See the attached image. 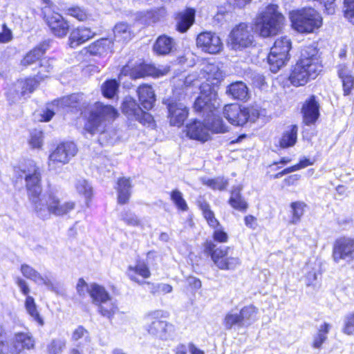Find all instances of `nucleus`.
<instances>
[{
  "label": "nucleus",
  "mask_w": 354,
  "mask_h": 354,
  "mask_svg": "<svg viewBox=\"0 0 354 354\" xmlns=\"http://www.w3.org/2000/svg\"><path fill=\"white\" fill-rule=\"evenodd\" d=\"M88 292L96 306L111 297L106 289L97 283H91L88 288Z\"/></svg>",
  "instance_id": "c756f323"
},
{
  "label": "nucleus",
  "mask_w": 354,
  "mask_h": 354,
  "mask_svg": "<svg viewBox=\"0 0 354 354\" xmlns=\"http://www.w3.org/2000/svg\"><path fill=\"white\" fill-rule=\"evenodd\" d=\"M66 15H70L79 21H84L87 19L86 12L78 6L68 7L64 9Z\"/></svg>",
  "instance_id": "3c124183"
},
{
  "label": "nucleus",
  "mask_w": 354,
  "mask_h": 354,
  "mask_svg": "<svg viewBox=\"0 0 354 354\" xmlns=\"http://www.w3.org/2000/svg\"><path fill=\"white\" fill-rule=\"evenodd\" d=\"M212 237L215 241L219 243H226L228 240L227 234L224 232L223 228L220 227L214 230Z\"/></svg>",
  "instance_id": "bf43d9fd"
},
{
  "label": "nucleus",
  "mask_w": 354,
  "mask_h": 354,
  "mask_svg": "<svg viewBox=\"0 0 354 354\" xmlns=\"http://www.w3.org/2000/svg\"><path fill=\"white\" fill-rule=\"evenodd\" d=\"M330 325L328 323L322 324L316 334L314 335L312 341V346L315 349H320L322 344L326 341Z\"/></svg>",
  "instance_id": "c9c22d12"
},
{
  "label": "nucleus",
  "mask_w": 354,
  "mask_h": 354,
  "mask_svg": "<svg viewBox=\"0 0 354 354\" xmlns=\"http://www.w3.org/2000/svg\"><path fill=\"white\" fill-rule=\"evenodd\" d=\"M241 187L237 186L231 192V196L229 200L230 205L239 211H244L248 207V204L241 195Z\"/></svg>",
  "instance_id": "4c0bfd02"
},
{
  "label": "nucleus",
  "mask_w": 354,
  "mask_h": 354,
  "mask_svg": "<svg viewBox=\"0 0 354 354\" xmlns=\"http://www.w3.org/2000/svg\"><path fill=\"white\" fill-rule=\"evenodd\" d=\"M201 208L203 211V216L206 219L207 222L209 221L211 218L215 217L214 212L209 209V205L207 203H202L201 205Z\"/></svg>",
  "instance_id": "69168bd1"
},
{
  "label": "nucleus",
  "mask_w": 354,
  "mask_h": 354,
  "mask_svg": "<svg viewBox=\"0 0 354 354\" xmlns=\"http://www.w3.org/2000/svg\"><path fill=\"white\" fill-rule=\"evenodd\" d=\"M113 34L114 39L118 42H127L133 37L130 27L125 23L117 24L114 27Z\"/></svg>",
  "instance_id": "473e14b6"
},
{
  "label": "nucleus",
  "mask_w": 354,
  "mask_h": 354,
  "mask_svg": "<svg viewBox=\"0 0 354 354\" xmlns=\"http://www.w3.org/2000/svg\"><path fill=\"white\" fill-rule=\"evenodd\" d=\"M67 340L64 337L52 339L46 345V354H62L66 348Z\"/></svg>",
  "instance_id": "e433bc0d"
},
{
  "label": "nucleus",
  "mask_w": 354,
  "mask_h": 354,
  "mask_svg": "<svg viewBox=\"0 0 354 354\" xmlns=\"http://www.w3.org/2000/svg\"><path fill=\"white\" fill-rule=\"evenodd\" d=\"M80 95L79 94H72L71 95L65 96L59 100L55 101L50 106H53L55 104L61 107H75L78 103Z\"/></svg>",
  "instance_id": "a18cd8bd"
},
{
  "label": "nucleus",
  "mask_w": 354,
  "mask_h": 354,
  "mask_svg": "<svg viewBox=\"0 0 354 354\" xmlns=\"http://www.w3.org/2000/svg\"><path fill=\"white\" fill-rule=\"evenodd\" d=\"M196 46L202 51L216 54L223 49V44L218 35L212 32H203L196 38Z\"/></svg>",
  "instance_id": "dca6fc26"
},
{
  "label": "nucleus",
  "mask_w": 354,
  "mask_h": 354,
  "mask_svg": "<svg viewBox=\"0 0 354 354\" xmlns=\"http://www.w3.org/2000/svg\"><path fill=\"white\" fill-rule=\"evenodd\" d=\"M342 331L348 335L354 334V313H350L345 317Z\"/></svg>",
  "instance_id": "4d7b16f0"
},
{
  "label": "nucleus",
  "mask_w": 354,
  "mask_h": 354,
  "mask_svg": "<svg viewBox=\"0 0 354 354\" xmlns=\"http://www.w3.org/2000/svg\"><path fill=\"white\" fill-rule=\"evenodd\" d=\"M12 39V31L7 28L6 24L3 25L2 31L0 32V43H7Z\"/></svg>",
  "instance_id": "0e129e2a"
},
{
  "label": "nucleus",
  "mask_w": 354,
  "mask_h": 354,
  "mask_svg": "<svg viewBox=\"0 0 354 354\" xmlns=\"http://www.w3.org/2000/svg\"><path fill=\"white\" fill-rule=\"evenodd\" d=\"M111 48V41L106 38L100 39L91 44L88 48V52L92 55H102Z\"/></svg>",
  "instance_id": "58836bf2"
},
{
  "label": "nucleus",
  "mask_w": 354,
  "mask_h": 354,
  "mask_svg": "<svg viewBox=\"0 0 354 354\" xmlns=\"http://www.w3.org/2000/svg\"><path fill=\"white\" fill-rule=\"evenodd\" d=\"M223 115L232 124L243 126L248 121L255 122L259 116V111L254 107L241 109L238 104H227L223 108Z\"/></svg>",
  "instance_id": "9d476101"
},
{
  "label": "nucleus",
  "mask_w": 354,
  "mask_h": 354,
  "mask_svg": "<svg viewBox=\"0 0 354 354\" xmlns=\"http://www.w3.org/2000/svg\"><path fill=\"white\" fill-rule=\"evenodd\" d=\"M122 111L128 116L134 118L141 123H150L152 121L151 115L143 111L137 104L136 100L131 97H125L122 104Z\"/></svg>",
  "instance_id": "6ab92c4d"
},
{
  "label": "nucleus",
  "mask_w": 354,
  "mask_h": 354,
  "mask_svg": "<svg viewBox=\"0 0 354 354\" xmlns=\"http://www.w3.org/2000/svg\"><path fill=\"white\" fill-rule=\"evenodd\" d=\"M285 17L274 4L268 5L257 17L256 25L261 36L268 37L278 34L284 24Z\"/></svg>",
  "instance_id": "39448f33"
},
{
  "label": "nucleus",
  "mask_w": 354,
  "mask_h": 354,
  "mask_svg": "<svg viewBox=\"0 0 354 354\" xmlns=\"http://www.w3.org/2000/svg\"><path fill=\"white\" fill-rule=\"evenodd\" d=\"M29 144L32 148L40 149L43 145V133L41 131L35 129L30 133Z\"/></svg>",
  "instance_id": "603ef678"
},
{
  "label": "nucleus",
  "mask_w": 354,
  "mask_h": 354,
  "mask_svg": "<svg viewBox=\"0 0 354 354\" xmlns=\"http://www.w3.org/2000/svg\"><path fill=\"white\" fill-rule=\"evenodd\" d=\"M26 187L30 198L34 205V201H40L41 188L40 186V174L38 169H35L32 174L26 176Z\"/></svg>",
  "instance_id": "5701e85b"
},
{
  "label": "nucleus",
  "mask_w": 354,
  "mask_h": 354,
  "mask_svg": "<svg viewBox=\"0 0 354 354\" xmlns=\"http://www.w3.org/2000/svg\"><path fill=\"white\" fill-rule=\"evenodd\" d=\"M291 47V41L287 37H281L275 41L268 56L272 72L277 73L290 59Z\"/></svg>",
  "instance_id": "1a4fd4ad"
},
{
  "label": "nucleus",
  "mask_w": 354,
  "mask_h": 354,
  "mask_svg": "<svg viewBox=\"0 0 354 354\" xmlns=\"http://www.w3.org/2000/svg\"><path fill=\"white\" fill-rule=\"evenodd\" d=\"M203 183L214 189L219 190L225 189L227 185V181L223 178L204 180Z\"/></svg>",
  "instance_id": "5fc2aeb1"
},
{
  "label": "nucleus",
  "mask_w": 354,
  "mask_h": 354,
  "mask_svg": "<svg viewBox=\"0 0 354 354\" xmlns=\"http://www.w3.org/2000/svg\"><path fill=\"white\" fill-rule=\"evenodd\" d=\"M77 152L76 145L73 142H65L57 145L49 155L48 167L56 170L60 166L67 164Z\"/></svg>",
  "instance_id": "f8f14e48"
},
{
  "label": "nucleus",
  "mask_w": 354,
  "mask_h": 354,
  "mask_svg": "<svg viewBox=\"0 0 354 354\" xmlns=\"http://www.w3.org/2000/svg\"><path fill=\"white\" fill-rule=\"evenodd\" d=\"M297 131L298 127L297 125L288 126L280 139V147L287 148L294 146L297 140Z\"/></svg>",
  "instance_id": "2f4dec72"
},
{
  "label": "nucleus",
  "mask_w": 354,
  "mask_h": 354,
  "mask_svg": "<svg viewBox=\"0 0 354 354\" xmlns=\"http://www.w3.org/2000/svg\"><path fill=\"white\" fill-rule=\"evenodd\" d=\"M82 114L86 120L84 131L91 136L100 133L99 140L101 142H104L107 126L118 115L117 110L113 106L100 102L88 106L86 109L82 111Z\"/></svg>",
  "instance_id": "7ed1b4c3"
},
{
  "label": "nucleus",
  "mask_w": 354,
  "mask_h": 354,
  "mask_svg": "<svg viewBox=\"0 0 354 354\" xmlns=\"http://www.w3.org/2000/svg\"><path fill=\"white\" fill-rule=\"evenodd\" d=\"M223 324L225 329L230 330L233 326H237L243 327L239 313H235L233 310L228 312L223 321Z\"/></svg>",
  "instance_id": "37998d69"
},
{
  "label": "nucleus",
  "mask_w": 354,
  "mask_h": 354,
  "mask_svg": "<svg viewBox=\"0 0 354 354\" xmlns=\"http://www.w3.org/2000/svg\"><path fill=\"white\" fill-rule=\"evenodd\" d=\"M76 189L80 194L84 195L86 198H89L92 195V187L84 179L77 180Z\"/></svg>",
  "instance_id": "864d4df0"
},
{
  "label": "nucleus",
  "mask_w": 354,
  "mask_h": 354,
  "mask_svg": "<svg viewBox=\"0 0 354 354\" xmlns=\"http://www.w3.org/2000/svg\"><path fill=\"white\" fill-rule=\"evenodd\" d=\"M333 257L335 262L342 259H354V239L342 237L337 239L333 246Z\"/></svg>",
  "instance_id": "f3484780"
},
{
  "label": "nucleus",
  "mask_w": 354,
  "mask_h": 354,
  "mask_svg": "<svg viewBox=\"0 0 354 354\" xmlns=\"http://www.w3.org/2000/svg\"><path fill=\"white\" fill-rule=\"evenodd\" d=\"M206 124L209 129V133H223L227 131V127L224 124L223 120L214 114L211 121H208Z\"/></svg>",
  "instance_id": "c03bdc74"
},
{
  "label": "nucleus",
  "mask_w": 354,
  "mask_h": 354,
  "mask_svg": "<svg viewBox=\"0 0 354 354\" xmlns=\"http://www.w3.org/2000/svg\"><path fill=\"white\" fill-rule=\"evenodd\" d=\"M293 28L301 33L313 32L322 25L321 15L313 8H302L290 12Z\"/></svg>",
  "instance_id": "0eeeda50"
},
{
  "label": "nucleus",
  "mask_w": 354,
  "mask_h": 354,
  "mask_svg": "<svg viewBox=\"0 0 354 354\" xmlns=\"http://www.w3.org/2000/svg\"><path fill=\"white\" fill-rule=\"evenodd\" d=\"M201 73L207 80L201 86L200 95L196 100L194 109L197 112L204 114L212 113L218 107L219 102L215 85L223 78V72L214 64H205L201 68Z\"/></svg>",
  "instance_id": "f257e3e1"
},
{
  "label": "nucleus",
  "mask_w": 354,
  "mask_h": 354,
  "mask_svg": "<svg viewBox=\"0 0 354 354\" xmlns=\"http://www.w3.org/2000/svg\"><path fill=\"white\" fill-rule=\"evenodd\" d=\"M175 46L174 40L167 35L160 36L154 46V51L159 55H167L171 52Z\"/></svg>",
  "instance_id": "c85d7f7f"
},
{
  "label": "nucleus",
  "mask_w": 354,
  "mask_h": 354,
  "mask_svg": "<svg viewBox=\"0 0 354 354\" xmlns=\"http://www.w3.org/2000/svg\"><path fill=\"white\" fill-rule=\"evenodd\" d=\"M322 69L318 49L313 45L307 46L301 50L300 58L293 66L289 80L295 86H304L315 80Z\"/></svg>",
  "instance_id": "f03ea898"
},
{
  "label": "nucleus",
  "mask_w": 354,
  "mask_h": 354,
  "mask_svg": "<svg viewBox=\"0 0 354 354\" xmlns=\"http://www.w3.org/2000/svg\"><path fill=\"white\" fill-rule=\"evenodd\" d=\"M131 188V184L129 178H122L118 181V202L119 204L124 205L128 203Z\"/></svg>",
  "instance_id": "cd10ccee"
},
{
  "label": "nucleus",
  "mask_w": 354,
  "mask_h": 354,
  "mask_svg": "<svg viewBox=\"0 0 354 354\" xmlns=\"http://www.w3.org/2000/svg\"><path fill=\"white\" fill-rule=\"evenodd\" d=\"M20 271L24 277L33 281L38 285L44 284L48 288H53V283L49 277L42 276L35 268L28 264H22L20 268Z\"/></svg>",
  "instance_id": "393cba45"
},
{
  "label": "nucleus",
  "mask_w": 354,
  "mask_h": 354,
  "mask_svg": "<svg viewBox=\"0 0 354 354\" xmlns=\"http://www.w3.org/2000/svg\"><path fill=\"white\" fill-rule=\"evenodd\" d=\"M156 290H151L152 294L157 292L169 293L172 291V287L167 283H159L156 284Z\"/></svg>",
  "instance_id": "338daca9"
},
{
  "label": "nucleus",
  "mask_w": 354,
  "mask_h": 354,
  "mask_svg": "<svg viewBox=\"0 0 354 354\" xmlns=\"http://www.w3.org/2000/svg\"><path fill=\"white\" fill-rule=\"evenodd\" d=\"M46 49L41 46H37L29 51L21 61L24 66H29L40 61V58L45 53Z\"/></svg>",
  "instance_id": "f704fd0d"
},
{
  "label": "nucleus",
  "mask_w": 354,
  "mask_h": 354,
  "mask_svg": "<svg viewBox=\"0 0 354 354\" xmlns=\"http://www.w3.org/2000/svg\"><path fill=\"white\" fill-rule=\"evenodd\" d=\"M258 309L253 305L244 306L239 312L241 320L243 326H248L255 321Z\"/></svg>",
  "instance_id": "ea45409f"
},
{
  "label": "nucleus",
  "mask_w": 354,
  "mask_h": 354,
  "mask_svg": "<svg viewBox=\"0 0 354 354\" xmlns=\"http://www.w3.org/2000/svg\"><path fill=\"white\" fill-rule=\"evenodd\" d=\"M135 274H138L144 278H148L150 276V271L145 264H138L134 268L130 267L128 272L130 279L137 281Z\"/></svg>",
  "instance_id": "de8ad7c7"
},
{
  "label": "nucleus",
  "mask_w": 354,
  "mask_h": 354,
  "mask_svg": "<svg viewBox=\"0 0 354 354\" xmlns=\"http://www.w3.org/2000/svg\"><path fill=\"white\" fill-rule=\"evenodd\" d=\"M171 199L177 208L181 211H187L188 206L185 200L183 197V194L178 189H175L171 193Z\"/></svg>",
  "instance_id": "8fccbe9b"
},
{
  "label": "nucleus",
  "mask_w": 354,
  "mask_h": 354,
  "mask_svg": "<svg viewBox=\"0 0 354 354\" xmlns=\"http://www.w3.org/2000/svg\"><path fill=\"white\" fill-rule=\"evenodd\" d=\"M227 93L234 99L245 100L248 98L249 93L247 86L242 82L231 84L227 90Z\"/></svg>",
  "instance_id": "7c9ffc66"
},
{
  "label": "nucleus",
  "mask_w": 354,
  "mask_h": 354,
  "mask_svg": "<svg viewBox=\"0 0 354 354\" xmlns=\"http://www.w3.org/2000/svg\"><path fill=\"white\" fill-rule=\"evenodd\" d=\"M95 33L88 28L80 26L73 28L69 35L68 42L71 48H76L93 37Z\"/></svg>",
  "instance_id": "b1692460"
},
{
  "label": "nucleus",
  "mask_w": 354,
  "mask_h": 354,
  "mask_svg": "<svg viewBox=\"0 0 354 354\" xmlns=\"http://www.w3.org/2000/svg\"><path fill=\"white\" fill-rule=\"evenodd\" d=\"M52 61L50 59L42 60L39 64V71H38L37 77L40 80L47 77L46 73H49L53 70Z\"/></svg>",
  "instance_id": "6e6d98bb"
},
{
  "label": "nucleus",
  "mask_w": 354,
  "mask_h": 354,
  "mask_svg": "<svg viewBox=\"0 0 354 354\" xmlns=\"http://www.w3.org/2000/svg\"><path fill=\"white\" fill-rule=\"evenodd\" d=\"M344 16L354 24V0H344Z\"/></svg>",
  "instance_id": "13d9d810"
},
{
  "label": "nucleus",
  "mask_w": 354,
  "mask_h": 354,
  "mask_svg": "<svg viewBox=\"0 0 354 354\" xmlns=\"http://www.w3.org/2000/svg\"><path fill=\"white\" fill-rule=\"evenodd\" d=\"M186 135L191 139L196 140L202 142L207 141L210 138V133L206 123L194 120L186 126Z\"/></svg>",
  "instance_id": "aec40b11"
},
{
  "label": "nucleus",
  "mask_w": 354,
  "mask_h": 354,
  "mask_svg": "<svg viewBox=\"0 0 354 354\" xmlns=\"http://www.w3.org/2000/svg\"><path fill=\"white\" fill-rule=\"evenodd\" d=\"M344 95H348L354 87V77L353 75L342 79Z\"/></svg>",
  "instance_id": "052dcab7"
},
{
  "label": "nucleus",
  "mask_w": 354,
  "mask_h": 354,
  "mask_svg": "<svg viewBox=\"0 0 354 354\" xmlns=\"http://www.w3.org/2000/svg\"><path fill=\"white\" fill-rule=\"evenodd\" d=\"M254 42L253 30L245 23H240L232 28L228 39L229 46L234 50L250 47Z\"/></svg>",
  "instance_id": "9b49d317"
},
{
  "label": "nucleus",
  "mask_w": 354,
  "mask_h": 354,
  "mask_svg": "<svg viewBox=\"0 0 354 354\" xmlns=\"http://www.w3.org/2000/svg\"><path fill=\"white\" fill-rule=\"evenodd\" d=\"M195 19V10L187 8L179 12L176 17V29L180 32H185L194 24Z\"/></svg>",
  "instance_id": "bb28decb"
},
{
  "label": "nucleus",
  "mask_w": 354,
  "mask_h": 354,
  "mask_svg": "<svg viewBox=\"0 0 354 354\" xmlns=\"http://www.w3.org/2000/svg\"><path fill=\"white\" fill-rule=\"evenodd\" d=\"M46 21L51 32L57 37H65L69 30V24L60 14L53 12L46 15Z\"/></svg>",
  "instance_id": "a211bd4d"
},
{
  "label": "nucleus",
  "mask_w": 354,
  "mask_h": 354,
  "mask_svg": "<svg viewBox=\"0 0 354 354\" xmlns=\"http://www.w3.org/2000/svg\"><path fill=\"white\" fill-rule=\"evenodd\" d=\"M73 201L62 202L53 192H49L41 196L40 201H34V210L42 219H48L50 215L64 216L75 209Z\"/></svg>",
  "instance_id": "20e7f679"
},
{
  "label": "nucleus",
  "mask_w": 354,
  "mask_h": 354,
  "mask_svg": "<svg viewBox=\"0 0 354 354\" xmlns=\"http://www.w3.org/2000/svg\"><path fill=\"white\" fill-rule=\"evenodd\" d=\"M37 86L38 81L35 78L19 80L9 88L7 92L8 100L15 103L32 93Z\"/></svg>",
  "instance_id": "2eb2a0df"
},
{
  "label": "nucleus",
  "mask_w": 354,
  "mask_h": 354,
  "mask_svg": "<svg viewBox=\"0 0 354 354\" xmlns=\"http://www.w3.org/2000/svg\"><path fill=\"white\" fill-rule=\"evenodd\" d=\"M88 335V332L83 326H79L73 331L71 339L72 341L76 342L84 337H87Z\"/></svg>",
  "instance_id": "680f3d73"
},
{
  "label": "nucleus",
  "mask_w": 354,
  "mask_h": 354,
  "mask_svg": "<svg viewBox=\"0 0 354 354\" xmlns=\"http://www.w3.org/2000/svg\"><path fill=\"white\" fill-rule=\"evenodd\" d=\"M119 84L115 80L105 82L102 86L103 95L106 98H112L115 95Z\"/></svg>",
  "instance_id": "49530a36"
},
{
  "label": "nucleus",
  "mask_w": 354,
  "mask_h": 354,
  "mask_svg": "<svg viewBox=\"0 0 354 354\" xmlns=\"http://www.w3.org/2000/svg\"><path fill=\"white\" fill-rule=\"evenodd\" d=\"M35 340L29 333H16L12 342L0 340V354H20L24 349L33 348Z\"/></svg>",
  "instance_id": "ddd939ff"
},
{
  "label": "nucleus",
  "mask_w": 354,
  "mask_h": 354,
  "mask_svg": "<svg viewBox=\"0 0 354 354\" xmlns=\"http://www.w3.org/2000/svg\"><path fill=\"white\" fill-rule=\"evenodd\" d=\"M169 68L168 66L156 67L151 64H140L133 68H130L129 65L123 67L121 75H129L132 79H138L146 76H152L153 77H160L168 73Z\"/></svg>",
  "instance_id": "4468645a"
},
{
  "label": "nucleus",
  "mask_w": 354,
  "mask_h": 354,
  "mask_svg": "<svg viewBox=\"0 0 354 354\" xmlns=\"http://www.w3.org/2000/svg\"><path fill=\"white\" fill-rule=\"evenodd\" d=\"M290 207L291 209L290 212L292 214L290 223L295 225L300 221L301 218L304 214L306 204L302 201H295L292 203Z\"/></svg>",
  "instance_id": "79ce46f5"
},
{
  "label": "nucleus",
  "mask_w": 354,
  "mask_h": 354,
  "mask_svg": "<svg viewBox=\"0 0 354 354\" xmlns=\"http://www.w3.org/2000/svg\"><path fill=\"white\" fill-rule=\"evenodd\" d=\"M97 306L98 313L109 319H111L118 311V306L111 297L102 303H99Z\"/></svg>",
  "instance_id": "72a5a7b5"
},
{
  "label": "nucleus",
  "mask_w": 354,
  "mask_h": 354,
  "mask_svg": "<svg viewBox=\"0 0 354 354\" xmlns=\"http://www.w3.org/2000/svg\"><path fill=\"white\" fill-rule=\"evenodd\" d=\"M139 101L143 108L147 111L151 109L156 101L154 91L148 84H142L137 90Z\"/></svg>",
  "instance_id": "a878e982"
},
{
  "label": "nucleus",
  "mask_w": 354,
  "mask_h": 354,
  "mask_svg": "<svg viewBox=\"0 0 354 354\" xmlns=\"http://www.w3.org/2000/svg\"><path fill=\"white\" fill-rule=\"evenodd\" d=\"M169 123L172 126H181L188 115L187 107L182 103L171 102L168 104Z\"/></svg>",
  "instance_id": "4be33fe9"
},
{
  "label": "nucleus",
  "mask_w": 354,
  "mask_h": 354,
  "mask_svg": "<svg viewBox=\"0 0 354 354\" xmlns=\"http://www.w3.org/2000/svg\"><path fill=\"white\" fill-rule=\"evenodd\" d=\"M338 75L341 79L346 77L351 76V71L349 70L348 66L345 64H342L338 66Z\"/></svg>",
  "instance_id": "774afa93"
},
{
  "label": "nucleus",
  "mask_w": 354,
  "mask_h": 354,
  "mask_svg": "<svg viewBox=\"0 0 354 354\" xmlns=\"http://www.w3.org/2000/svg\"><path fill=\"white\" fill-rule=\"evenodd\" d=\"M120 218L127 225L133 227H140L142 225L140 220L132 212L129 210H124L120 213Z\"/></svg>",
  "instance_id": "09e8293b"
},
{
  "label": "nucleus",
  "mask_w": 354,
  "mask_h": 354,
  "mask_svg": "<svg viewBox=\"0 0 354 354\" xmlns=\"http://www.w3.org/2000/svg\"><path fill=\"white\" fill-rule=\"evenodd\" d=\"M230 247L216 248L212 241H207L204 244L205 252L210 255L214 264L221 270H234L240 265L239 257L228 256Z\"/></svg>",
  "instance_id": "6e6552de"
},
{
  "label": "nucleus",
  "mask_w": 354,
  "mask_h": 354,
  "mask_svg": "<svg viewBox=\"0 0 354 354\" xmlns=\"http://www.w3.org/2000/svg\"><path fill=\"white\" fill-rule=\"evenodd\" d=\"M24 305L28 315L39 325L42 326L44 324V320L40 317V315L37 310V305L34 298L32 296H27Z\"/></svg>",
  "instance_id": "a19ab883"
},
{
  "label": "nucleus",
  "mask_w": 354,
  "mask_h": 354,
  "mask_svg": "<svg viewBox=\"0 0 354 354\" xmlns=\"http://www.w3.org/2000/svg\"><path fill=\"white\" fill-rule=\"evenodd\" d=\"M15 283L18 286L20 291L25 296H30L29 293L30 292V288L28 285V283L22 278L17 277L15 279Z\"/></svg>",
  "instance_id": "e2e57ef3"
},
{
  "label": "nucleus",
  "mask_w": 354,
  "mask_h": 354,
  "mask_svg": "<svg viewBox=\"0 0 354 354\" xmlns=\"http://www.w3.org/2000/svg\"><path fill=\"white\" fill-rule=\"evenodd\" d=\"M304 122L306 125L314 124L319 116V104L315 95H311L304 103L301 109Z\"/></svg>",
  "instance_id": "412c9836"
},
{
  "label": "nucleus",
  "mask_w": 354,
  "mask_h": 354,
  "mask_svg": "<svg viewBox=\"0 0 354 354\" xmlns=\"http://www.w3.org/2000/svg\"><path fill=\"white\" fill-rule=\"evenodd\" d=\"M164 314L162 310H152L145 314L143 321L145 328L150 335L167 340L173 336L175 328L172 324L162 319Z\"/></svg>",
  "instance_id": "423d86ee"
}]
</instances>
